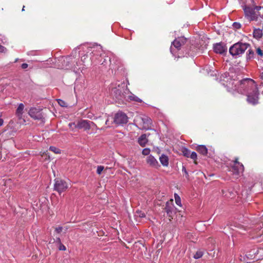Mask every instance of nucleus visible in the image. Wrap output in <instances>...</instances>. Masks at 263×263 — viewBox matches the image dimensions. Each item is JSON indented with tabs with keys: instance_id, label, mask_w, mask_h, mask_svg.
I'll return each instance as SVG.
<instances>
[{
	"instance_id": "nucleus-14",
	"label": "nucleus",
	"mask_w": 263,
	"mask_h": 263,
	"mask_svg": "<svg viewBox=\"0 0 263 263\" xmlns=\"http://www.w3.org/2000/svg\"><path fill=\"white\" fill-rule=\"evenodd\" d=\"M233 172V174L236 177L238 176L241 173L244 171V166L243 165H233L232 169L230 170Z\"/></svg>"
},
{
	"instance_id": "nucleus-3",
	"label": "nucleus",
	"mask_w": 263,
	"mask_h": 263,
	"mask_svg": "<svg viewBox=\"0 0 263 263\" xmlns=\"http://www.w3.org/2000/svg\"><path fill=\"white\" fill-rule=\"evenodd\" d=\"M249 47L250 44L248 43L237 42L230 48L229 52L233 56L239 55L243 53Z\"/></svg>"
},
{
	"instance_id": "nucleus-27",
	"label": "nucleus",
	"mask_w": 263,
	"mask_h": 263,
	"mask_svg": "<svg viewBox=\"0 0 263 263\" xmlns=\"http://www.w3.org/2000/svg\"><path fill=\"white\" fill-rule=\"evenodd\" d=\"M190 158L193 159L194 160L195 163L197 164V162L196 161V160L197 158V155L196 153H195V152H193L191 153Z\"/></svg>"
},
{
	"instance_id": "nucleus-19",
	"label": "nucleus",
	"mask_w": 263,
	"mask_h": 263,
	"mask_svg": "<svg viewBox=\"0 0 263 263\" xmlns=\"http://www.w3.org/2000/svg\"><path fill=\"white\" fill-rule=\"evenodd\" d=\"M253 36L256 39H260L262 36V31L260 29H254L253 31Z\"/></svg>"
},
{
	"instance_id": "nucleus-40",
	"label": "nucleus",
	"mask_w": 263,
	"mask_h": 263,
	"mask_svg": "<svg viewBox=\"0 0 263 263\" xmlns=\"http://www.w3.org/2000/svg\"><path fill=\"white\" fill-rule=\"evenodd\" d=\"M182 171L183 172H184V173H185V174L186 175V177H187L189 176V174H188V173L186 171V168H185V167L184 166L182 167Z\"/></svg>"
},
{
	"instance_id": "nucleus-22",
	"label": "nucleus",
	"mask_w": 263,
	"mask_h": 263,
	"mask_svg": "<svg viewBox=\"0 0 263 263\" xmlns=\"http://www.w3.org/2000/svg\"><path fill=\"white\" fill-rule=\"evenodd\" d=\"M181 152L184 156L189 158L191 155V151L185 147H183Z\"/></svg>"
},
{
	"instance_id": "nucleus-11",
	"label": "nucleus",
	"mask_w": 263,
	"mask_h": 263,
	"mask_svg": "<svg viewBox=\"0 0 263 263\" xmlns=\"http://www.w3.org/2000/svg\"><path fill=\"white\" fill-rule=\"evenodd\" d=\"M214 51L219 54H223V53L227 52V47L226 45L221 42L219 43H217L214 45L213 47Z\"/></svg>"
},
{
	"instance_id": "nucleus-35",
	"label": "nucleus",
	"mask_w": 263,
	"mask_h": 263,
	"mask_svg": "<svg viewBox=\"0 0 263 263\" xmlns=\"http://www.w3.org/2000/svg\"><path fill=\"white\" fill-rule=\"evenodd\" d=\"M234 162V164L233 165H243L242 163H241L240 162H239L238 161V158H236L235 159V160L233 161Z\"/></svg>"
},
{
	"instance_id": "nucleus-42",
	"label": "nucleus",
	"mask_w": 263,
	"mask_h": 263,
	"mask_svg": "<svg viewBox=\"0 0 263 263\" xmlns=\"http://www.w3.org/2000/svg\"><path fill=\"white\" fill-rule=\"evenodd\" d=\"M261 8H263V7H261V6H256L253 9L255 10H256L257 11H259V10H260Z\"/></svg>"
},
{
	"instance_id": "nucleus-39",
	"label": "nucleus",
	"mask_w": 263,
	"mask_h": 263,
	"mask_svg": "<svg viewBox=\"0 0 263 263\" xmlns=\"http://www.w3.org/2000/svg\"><path fill=\"white\" fill-rule=\"evenodd\" d=\"M229 74L228 73H224L223 75H222V76L220 77V80L224 81V78H226L227 77V75Z\"/></svg>"
},
{
	"instance_id": "nucleus-20",
	"label": "nucleus",
	"mask_w": 263,
	"mask_h": 263,
	"mask_svg": "<svg viewBox=\"0 0 263 263\" xmlns=\"http://www.w3.org/2000/svg\"><path fill=\"white\" fill-rule=\"evenodd\" d=\"M128 100H129L130 101H134L137 102H142V100L140 99H139L138 97H137V96H135L133 94L129 95L128 93V95H127V101Z\"/></svg>"
},
{
	"instance_id": "nucleus-18",
	"label": "nucleus",
	"mask_w": 263,
	"mask_h": 263,
	"mask_svg": "<svg viewBox=\"0 0 263 263\" xmlns=\"http://www.w3.org/2000/svg\"><path fill=\"white\" fill-rule=\"evenodd\" d=\"M147 142L146 134H142L138 139V143L141 146H145Z\"/></svg>"
},
{
	"instance_id": "nucleus-43",
	"label": "nucleus",
	"mask_w": 263,
	"mask_h": 263,
	"mask_svg": "<svg viewBox=\"0 0 263 263\" xmlns=\"http://www.w3.org/2000/svg\"><path fill=\"white\" fill-rule=\"evenodd\" d=\"M261 79L263 80V72L260 74Z\"/></svg>"
},
{
	"instance_id": "nucleus-23",
	"label": "nucleus",
	"mask_w": 263,
	"mask_h": 263,
	"mask_svg": "<svg viewBox=\"0 0 263 263\" xmlns=\"http://www.w3.org/2000/svg\"><path fill=\"white\" fill-rule=\"evenodd\" d=\"M175 200L176 203L181 206V198L179 197V196L177 194H175L174 195Z\"/></svg>"
},
{
	"instance_id": "nucleus-33",
	"label": "nucleus",
	"mask_w": 263,
	"mask_h": 263,
	"mask_svg": "<svg viewBox=\"0 0 263 263\" xmlns=\"http://www.w3.org/2000/svg\"><path fill=\"white\" fill-rule=\"evenodd\" d=\"M104 170V166L100 165L97 167V173L98 174H101L103 170Z\"/></svg>"
},
{
	"instance_id": "nucleus-12",
	"label": "nucleus",
	"mask_w": 263,
	"mask_h": 263,
	"mask_svg": "<svg viewBox=\"0 0 263 263\" xmlns=\"http://www.w3.org/2000/svg\"><path fill=\"white\" fill-rule=\"evenodd\" d=\"M91 124H95L93 122L88 120H81L77 124L78 128L88 130L91 127Z\"/></svg>"
},
{
	"instance_id": "nucleus-29",
	"label": "nucleus",
	"mask_w": 263,
	"mask_h": 263,
	"mask_svg": "<svg viewBox=\"0 0 263 263\" xmlns=\"http://www.w3.org/2000/svg\"><path fill=\"white\" fill-rule=\"evenodd\" d=\"M68 126L71 130H73L74 129L78 128L77 124H76L74 122L69 123Z\"/></svg>"
},
{
	"instance_id": "nucleus-45",
	"label": "nucleus",
	"mask_w": 263,
	"mask_h": 263,
	"mask_svg": "<svg viewBox=\"0 0 263 263\" xmlns=\"http://www.w3.org/2000/svg\"><path fill=\"white\" fill-rule=\"evenodd\" d=\"M107 123H108V120H107L106 121V122H105V124H107Z\"/></svg>"
},
{
	"instance_id": "nucleus-9",
	"label": "nucleus",
	"mask_w": 263,
	"mask_h": 263,
	"mask_svg": "<svg viewBox=\"0 0 263 263\" xmlns=\"http://www.w3.org/2000/svg\"><path fill=\"white\" fill-rule=\"evenodd\" d=\"M173 202V199L167 201L165 204V206L164 208V210L166 213L167 215L170 218V220H171V219H173V215L174 211V206Z\"/></svg>"
},
{
	"instance_id": "nucleus-5",
	"label": "nucleus",
	"mask_w": 263,
	"mask_h": 263,
	"mask_svg": "<svg viewBox=\"0 0 263 263\" xmlns=\"http://www.w3.org/2000/svg\"><path fill=\"white\" fill-rule=\"evenodd\" d=\"M138 124L143 129H149L151 127L152 120L148 117H140L138 118Z\"/></svg>"
},
{
	"instance_id": "nucleus-32",
	"label": "nucleus",
	"mask_w": 263,
	"mask_h": 263,
	"mask_svg": "<svg viewBox=\"0 0 263 263\" xmlns=\"http://www.w3.org/2000/svg\"><path fill=\"white\" fill-rule=\"evenodd\" d=\"M151 151L149 148H145L144 149H143L142 151V154L144 155H149V153H150Z\"/></svg>"
},
{
	"instance_id": "nucleus-15",
	"label": "nucleus",
	"mask_w": 263,
	"mask_h": 263,
	"mask_svg": "<svg viewBox=\"0 0 263 263\" xmlns=\"http://www.w3.org/2000/svg\"><path fill=\"white\" fill-rule=\"evenodd\" d=\"M24 105L23 103H20L16 110V115L17 117L21 119L22 118L23 114L24 112Z\"/></svg>"
},
{
	"instance_id": "nucleus-25",
	"label": "nucleus",
	"mask_w": 263,
	"mask_h": 263,
	"mask_svg": "<svg viewBox=\"0 0 263 263\" xmlns=\"http://www.w3.org/2000/svg\"><path fill=\"white\" fill-rule=\"evenodd\" d=\"M135 216L140 218H144L145 217V214L141 211L138 210L136 211Z\"/></svg>"
},
{
	"instance_id": "nucleus-37",
	"label": "nucleus",
	"mask_w": 263,
	"mask_h": 263,
	"mask_svg": "<svg viewBox=\"0 0 263 263\" xmlns=\"http://www.w3.org/2000/svg\"><path fill=\"white\" fill-rule=\"evenodd\" d=\"M63 228L62 227H58L55 229V231L59 234L62 231Z\"/></svg>"
},
{
	"instance_id": "nucleus-8",
	"label": "nucleus",
	"mask_w": 263,
	"mask_h": 263,
	"mask_svg": "<svg viewBox=\"0 0 263 263\" xmlns=\"http://www.w3.org/2000/svg\"><path fill=\"white\" fill-rule=\"evenodd\" d=\"M29 116L35 120H42L43 115L42 110L35 107H32L28 111Z\"/></svg>"
},
{
	"instance_id": "nucleus-36",
	"label": "nucleus",
	"mask_w": 263,
	"mask_h": 263,
	"mask_svg": "<svg viewBox=\"0 0 263 263\" xmlns=\"http://www.w3.org/2000/svg\"><path fill=\"white\" fill-rule=\"evenodd\" d=\"M256 52L259 55L263 57V51L261 50L259 48L257 49Z\"/></svg>"
},
{
	"instance_id": "nucleus-6",
	"label": "nucleus",
	"mask_w": 263,
	"mask_h": 263,
	"mask_svg": "<svg viewBox=\"0 0 263 263\" xmlns=\"http://www.w3.org/2000/svg\"><path fill=\"white\" fill-rule=\"evenodd\" d=\"M114 121L118 125L124 124L127 123L128 117L125 113L119 111L115 114Z\"/></svg>"
},
{
	"instance_id": "nucleus-10",
	"label": "nucleus",
	"mask_w": 263,
	"mask_h": 263,
	"mask_svg": "<svg viewBox=\"0 0 263 263\" xmlns=\"http://www.w3.org/2000/svg\"><path fill=\"white\" fill-rule=\"evenodd\" d=\"M54 190L61 194L66 191L65 182L61 180H56L54 186Z\"/></svg>"
},
{
	"instance_id": "nucleus-21",
	"label": "nucleus",
	"mask_w": 263,
	"mask_h": 263,
	"mask_svg": "<svg viewBox=\"0 0 263 263\" xmlns=\"http://www.w3.org/2000/svg\"><path fill=\"white\" fill-rule=\"evenodd\" d=\"M56 245L57 247L60 250H66V248L64 245H63L61 242L60 239L59 238H57V241H56Z\"/></svg>"
},
{
	"instance_id": "nucleus-26",
	"label": "nucleus",
	"mask_w": 263,
	"mask_h": 263,
	"mask_svg": "<svg viewBox=\"0 0 263 263\" xmlns=\"http://www.w3.org/2000/svg\"><path fill=\"white\" fill-rule=\"evenodd\" d=\"M202 255L203 252L200 250H199L196 252V254L194 255V257L195 259H198L201 258L202 256Z\"/></svg>"
},
{
	"instance_id": "nucleus-16",
	"label": "nucleus",
	"mask_w": 263,
	"mask_h": 263,
	"mask_svg": "<svg viewBox=\"0 0 263 263\" xmlns=\"http://www.w3.org/2000/svg\"><path fill=\"white\" fill-rule=\"evenodd\" d=\"M196 151L203 156H206L208 154V148L205 145H200L196 147Z\"/></svg>"
},
{
	"instance_id": "nucleus-34",
	"label": "nucleus",
	"mask_w": 263,
	"mask_h": 263,
	"mask_svg": "<svg viewBox=\"0 0 263 263\" xmlns=\"http://www.w3.org/2000/svg\"><path fill=\"white\" fill-rule=\"evenodd\" d=\"M58 101V104L62 107H64L66 105V103L65 101L61 100V99H58L57 100Z\"/></svg>"
},
{
	"instance_id": "nucleus-17",
	"label": "nucleus",
	"mask_w": 263,
	"mask_h": 263,
	"mask_svg": "<svg viewBox=\"0 0 263 263\" xmlns=\"http://www.w3.org/2000/svg\"><path fill=\"white\" fill-rule=\"evenodd\" d=\"M159 160L163 166H167L168 165V158L166 155H161L159 157Z\"/></svg>"
},
{
	"instance_id": "nucleus-31",
	"label": "nucleus",
	"mask_w": 263,
	"mask_h": 263,
	"mask_svg": "<svg viewBox=\"0 0 263 263\" xmlns=\"http://www.w3.org/2000/svg\"><path fill=\"white\" fill-rule=\"evenodd\" d=\"M233 26L234 28L236 29H240L241 27V24L239 23L238 22H234L233 24Z\"/></svg>"
},
{
	"instance_id": "nucleus-1",
	"label": "nucleus",
	"mask_w": 263,
	"mask_h": 263,
	"mask_svg": "<svg viewBox=\"0 0 263 263\" xmlns=\"http://www.w3.org/2000/svg\"><path fill=\"white\" fill-rule=\"evenodd\" d=\"M231 81L232 82V86L233 85L236 86L237 84L243 85L248 86L251 88L252 91L248 93L247 95V101L252 105H255L258 103V90L256 85L255 84V81L251 79H245L243 80L239 81L236 84H234V80Z\"/></svg>"
},
{
	"instance_id": "nucleus-38",
	"label": "nucleus",
	"mask_w": 263,
	"mask_h": 263,
	"mask_svg": "<svg viewBox=\"0 0 263 263\" xmlns=\"http://www.w3.org/2000/svg\"><path fill=\"white\" fill-rule=\"evenodd\" d=\"M7 51V49L4 47L3 46L0 44V52H6Z\"/></svg>"
},
{
	"instance_id": "nucleus-30",
	"label": "nucleus",
	"mask_w": 263,
	"mask_h": 263,
	"mask_svg": "<svg viewBox=\"0 0 263 263\" xmlns=\"http://www.w3.org/2000/svg\"><path fill=\"white\" fill-rule=\"evenodd\" d=\"M108 61L109 63L111 62V59H110V58L108 57H105V58H104V60L102 61L101 64L102 65H105V63H107V62Z\"/></svg>"
},
{
	"instance_id": "nucleus-2",
	"label": "nucleus",
	"mask_w": 263,
	"mask_h": 263,
	"mask_svg": "<svg viewBox=\"0 0 263 263\" xmlns=\"http://www.w3.org/2000/svg\"><path fill=\"white\" fill-rule=\"evenodd\" d=\"M128 93V90L124 83H121L117 87L112 88L111 91L113 98L120 103H124V101H127Z\"/></svg>"
},
{
	"instance_id": "nucleus-44",
	"label": "nucleus",
	"mask_w": 263,
	"mask_h": 263,
	"mask_svg": "<svg viewBox=\"0 0 263 263\" xmlns=\"http://www.w3.org/2000/svg\"><path fill=\"white\" fill-rule=\"evenodd\" d=\"M25 10V6H24L22 8V11Z\"/></svg>"
},
{
	"instance_id": "nucleus-41",
	"label": "nucleus",
	"mask_w": 263,
	"mask_h": 263,
	"mask_svg": "<svg viewBox=\"0 0 263 263\" xmlns=\"http://www.w3.org/2000/svg\"><path fill=\"white\" fill-rule=\"evenodd\" d=\"M28 65L27 63H23L21 65V67L22 69H26L28 67Z\"/></svg>"
},
{
	"instance_id": "nucleus-7",
	"label": "nucleus",
	"mask_w": 263,
	"mask_h": 263,
	"mask_svg": "<svg viewBox=\"0 0 263 263\" xmlns=\"http://www.w3.org/2000/svg\"><path fill=\"white\" fill-rule=\"evenodd\" d=\"M243 9L246 16L249 18L250 21H257L258 17L253 8L245 6L243 7Z\"/></svg>"
},
{
	"instance_id": "nucleus-13",
	"label": "nucleus",
	"mask_w": 263,
	"mask_h": 263,
	"mask_svg": "<svg viewBox=\"0 0 263 263\" xmlns=\"http://www.w3.org/2000/svg\"><path fill=\"white\" fill-rule=\"evenodd\" d=\"M146 162L151 167L158 168L160 166L157 160L152 155H149L147 157Z\"/></svg>"
},
{
	"instance_id": "nucleus-46",
	"label": "nucleus",
	"mask_w": 263,
	"mask_h": 263,
	"mask_svg": "<svg viewBox=\"0 0 263 263\" xmlns=\"http://www.w3.org/2000/svg\"><path fill=\"white\" fill-rule=\"evenodd\" d=\"M2 117V115H1V113H0V117Z\"/></svg>"
},
{
	"instance_id": "nucleus-24",
	"label": "nucleus",
	"mask_w": 263,
	"mask_h": 263,
	"mask_svg": "<svg viewBox=\"0 0 263 263\" xmlns=\"http://www.w3.org/2000/svg\"><path fill=\"white\" fill-rule=\"evenodd\" d=\"M49 150L53 152L55 154H60L61 153V150L55 146H50L49 147Z\"/></svg>"
},
{
	"instance_id": "nucleus-4",
	"label": "nucleus",
	"mask_w": 263,
	"mask_h": 263,
	"mask_svg": "<svg viewBox=\"0 0 263 263\" xmlns=\"http://www.w3.org/2000/svg\"><path fill=\"white\" fill-rule=\"evenodd\" d=\"M186 42V39L183 37H178L172 43L170 50L172 53L174 51V48L177 50L181 49V46H183Z\"/></svg>"
},
{
	"instance_id": "nucleus-28",
	"label": "nucleus",
	"mask_w": 263,
	"mask_h": 263,
	"mask_svg": "<svg viewBox=\"0 0 263 263\" xmlns=\"http://www.w3.org/2000/svg\"><path fill=\"white\" fill-rule=\"evenodd\" d=\"M248 52H249L247 53V60H250V59H251L253 57L254 52L251 49H249Z\"/></svg>"
}]
</instances>
